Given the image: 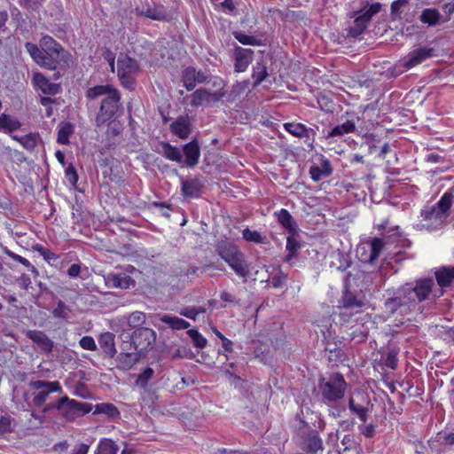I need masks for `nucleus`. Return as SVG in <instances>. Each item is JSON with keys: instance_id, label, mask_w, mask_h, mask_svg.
Returning a JSON list of instances; mask_svg holds the SVG:
<instances>
[{"instance_id": "1", "label": "nucleus", "mask_w": 454, "mask_h": 454, "mask_svg": "<svg viewBox=\"0 0 454 454\" xmlns=\"http://www.w3.org/2000/svg\"><path fill=\"white\" fill-rule=\"evenodd\" d=\"M434 286V280L431 277L405 283L389 294L390 296L384 301V308L389 314L400 316L421 310L420 303L431 299Z\"/></svg>"}, {"instance_id": "2", "label": "nucleus", "mask_w": 454, "mask_h": 454, "mask_svg": "<svg viewBox=\"0 0 454 454\" xmlns=\"http://www.w3.org/2000/svg\"><path fill=\"white\" fill-rule=\"evenodd\" d=\"M159 146L160 147L158 151L159 153L167 160L176 162L183 167L193 168L200 161V145L197 139H192L184 145L182 150L165 141L160 142Z\"/></svg>"}, {"instance_id": "3", "label": "nucleus", "mask_w": 454, "mask_h": 454, "mask_svg": "<svg viewBox=\"0 0 454 454\" xmlns=\"http://www.w3.org/2000/svg\"><path fill=\"white\" fill-rule=\"evenodd\" d=\"M297 413L294 423V439L301 450L309 454H321L324 451V445L319 433L317 430L312 428L310 425L306 422L301 414Z\"/></svg>"}, {"instance_id": "4", "label": "nucleus", "mask_w": 454, "mask_h": 454, "mask_svg": "<svg viewBox=\"0 0 454 454\" xmlns=\"http://www.w3.org/2000/svg\"><path fill=\"white\" fill-rule=\"evenodd\" d=\"M217 254L233 270L237 276L247 283L251 276L250 263L239 247L230 242H220L216 246Z\"/></svg>"}, {"instance_id": "5", "label": "nucleus", "mask_w": 454, "mask_h": 454, "mask_svg": "<svg viewBox=\"0 0 454 454\" xmlns=\"http://www.w3.org/2000/svg\"><path fill=\"white\" fill-rule=\"evenodd\" d=\"M317 388L323 403L332 405L344 397L347 382L341 373L335 372L319 379Z\"/></svg>"}, {"instance_id": "6", "label": "nucleus", "mask_w": 454, "mask_h": 454, "mask_svg": "<svg viewBox=\"0 0 454 454\" xmlns=\"http://www.w3.org/2000/svg\"><path fill=\"white\" fill-rule=\"evenodd\" d=\"M450 200L446 196L441 199L433 206H427L421 211V226L428 231H435L442 228L449 217Z\"/></svg>"}, {"instance_id": "7", "label": "nucleus", "mask_w": 454, "mask_h": 454, "mask_svg": "<svg viewBox=\"0 0 454 454\" xmlns=\"http://www.w3.org/2000/svg\"><path fill=\"white\" fill-rule=\"evenodd\" d=\"M40 47L43 51V67H45L50 70H56L59 65H60V61H63L65 65L68 66L70 55L51 36H43L40 40Z\"/></svg>"}, {"instance_id": "8", "label": "nucleus", "mask_w": 454, "mask_h": 454, "mask_svg": "<svg viewBox=\"0 0 454 454\" xmlns=\"http://www.w3.org/2000/svg\"><path fill=\"white\" fill-rule=\"evenodd\" d=\"M52 409L57 410L67 420L73 421L77 417L89 413L91 411V404L78 402L65 395L48 403L43 408V412H48Z\"/></svg>"}, {"instance_id": "9", "label": "nucleus", "mask_w": 454, "mask_h": 454, "mask_svg": "<svg viewBox=\"0 0 454 454\" xmlns=\"http://www.w3.org/2000/svg\"><path fill=\"white\" fill-rule=\"evenodd\" d=\"M380 9L381 4L380 3H373L359 11L353 12L352 14H350V18L354 20L347 28V36L356 38L362 35L367 28L372 17L380 12Z\"/></svg>"}, {"instance_id": "10", "label": "nucleus", "mask_w": 454, "mask_h": 454, "mask_svg": "<svg viewBox=\"0 0 454 454\" xmlns=\"http://www.w3.org/2000/svg\"><path fill=\"white\" fill-rule=\"evenodd\" d=\"M139 66L136 59L128 55H120L117 59V74L121 85L133 90L135 88V76L138 73Z\"/></svg>"}, {"instance_id": "11", "label": "nucleus", "mask_w": 454, "mask_h": 454, "mask_svg": "<svg viewBox=\"0 0 454 454\" xmlns=\"http://www.w3.org/2000/svg\"><path fill=\"white\" fill-rule=\"evenodd\" d=\"M29 387L35 391L33 397V403L36 407L43 405L48 399L50 394L63 392L60 383L57 380L47 381L43 380H30L28 383Z\"/></svg>"}, {"instance_id": "12", "label": "nucleus", "mask_w": 454, "mask_h": 454, "mask_svg": "<svg viewBox=\"0 0 454 454\" xmlns=\"http://www.w3.org/2000/svg\"><path fill=\"white\" fill-rule=\"evenodd\" d=\"M121 95L117 90L106 96L101 102L99 112L96 117L97 126H101L112 120L120 107Z\"/></svg>"}, {"instance_id": "13", "label": "nucleus", "mask_w": 454, "mask_h": 454, "mask_svg": "<svg viewBox=\"0 0 454 454\" xmlns=\"http://www.w3.org/2000/svg\"><path fill=\"white\" fill-rule=\"evenodd\" d=\"M156 340V333L148 327L136 329L131 336V344L140 354L152 349Z\"/></svg>"}, {"instance_id": "14", "label": "nucleus", "mask_w": 454, "mask_h": 454, "mask_svg": "<svg viewBox=\"0 0 454 454\" xmlns=\"http://www.w3.org/2000/svg\"><path fill=\"white\" fill-rule=\"evenodd\" d=\"M383 247V240L374 238L371 242L359 245L356 248V254L362 262L373 263L379 257Z\"/></svg>"}, {"instance_id": "15", "label": "nucleus", "mask_w": 454, "mask_h": 454, "mask_svg": "<svg viewBox=\"0 0 454 454\" xmlns=\"http://www.w3.org/2000/svg\"><path fill=\"white\" fill-rule=\"evenodd\" d=\"M223 97L224 92H210L206 89H199L191 95V106L193 107L207 106L211 102H218Z\"/></svg>"}, {"instance_id": "16", "label": "nucleus", "mask_w": 454, "mask_h": 454, "mask_svg": "<svg viewBox=\"0 0 454 454\" xmlns=\"http://www.w3.org/2000/svg\"><path fill=\"white\" fill-rule=\"evenodd\" d=\"M234 70L238 73L245 72L254 59V51L236 46L233 51Z\"/></svg>"}, {"instance_id": "17", "label": "nucleus", "mask_w": 454, "mask_h": 454, "mask_svg": "<svg viewBox=\"0 0 454 454\" xmlns=\"http://www.w3.org/2000/svg\"><path fill=\"white\" fill-rule=\"evenodd\" d=\"M27 338L31 340L38 348L44 353H51L54 347V342L42 331L28 330L26 333Z\"/></svg>"}, {"instance_id": "18", "label": "nucleus", "mask_w": 454, "mask_h": 454, "mask_svg": "<svg viewBox=\"0 0 454 454\" xmlns=\"http://www.w3.org/2000/svg\"><path fill=\"white\" fill-rule=\"evenodd\" d=\"M105 282L109 287L121 289L135 285L134 279L126 273H109L105 277Z\"/></svg>"}, {"instance_id": "19", "label": "nucleus", "mask_w": 454, "mask_h": 454, "mask_svg": "<svg viewBox=\"0 0 454 454\" xmlns=\"http://www.w3.org/2000/svg\"><path fill=\"white\" fill-rule=\"evenodd\" d=\"M34 86L40 90L43 94L56 95L60 90V86L57 83L51 82L41 73H35L32 79Z\"/></svg>"}, {"instance_id": "20", "label": "nucleus", "mask_w": 454, "mask_h": 454, "mask_svg": "<svg viewBox=\"0 0 454 454\" xmlns=\"http://www.w3.org/2000/svg\"><path fill=\"white\" fill-rule=\"evenodd\" d=\"M141 358V354L138 351L121 352L117 355L115 362L116 367L121 371H129L131 369Z\"/></svg>"}, {"instance_id": "21", "label": "nucleus", "mask_w": 454, "mask_h": 454, "mask_svg": "<svg viewBox=\"0 0 454 454\" xmlns=\"http://www.w3.org/2000/svg\"><path fill=\"white\" fill-rule=\"evenodd\" d=\"M170 131L181 139H186L192 132V124L188 116H180L170 124Z\"/></svg>"}, {"instance_id": "22", "label": "nucleus", "mask_w": 454, "mask_h": 454, "mask_svg": "<svg viewBox=\"0 0 454 454\" xmlns=\"http://www.w3.org/2000/svg\"><path fill=\"white\" fill-rule=\"evenodd\" d=\"M340 302V308L349 311V315L358 313L364 305L363 301L358 300L355 294L345 291Z\"/></svg>"}, {"instance_id": "23", "label": "nucleus", "mask_w": 454, "mask_h": 454, "mask_svg": "<svg viewBox=\"0 0 454 454\" xmlns=\"http://www.w3.org/2000/svg\"><path fill=\"white\" fill-rule=\"evenodd\" d=\"M333 174L331 161L323 157L320 166L313 165L309 168V175L314 182H318Z\"/></svg>"}, {"instance_id": "24", "label": "nucleus", "mask_w": 454, "mask_h": 454, "mask_svg": "<svg viewBox=\"0 0 454 454\" xmlns=\"http://www.w3.org/2000/svg\"><path fill=\"white\" fill-rule=\"evenodd\" d=\"M98 344L105 353V356L114 358L116 355L114 334L110 332L102 333L98 338Z\"/></svg>"}, {"instance_id": "25", "label": "nucleus", "mask_w": 454, "mask_h": 454, "mask_svg": "<svg viewBox=\"0 0 454 454\" xmlns=\"http://www.w3.org/2000/svg\"><path fill=\"white\" fill-rule=\"evenodd\" d=\"M436 282L442 288L448 287L454 281V267L441 266L435 269Z\"/></svg>"}, {"instance_id": "26", "label": "nucleus", "mask_w": 454, "mask_h": 454, "mask_svg": "<svg viewBox=\"0 0 454 454\" xmlns=\"http://www.w3.org/2000/svg\"><path fill=\"white\" fill-rule=\"evenodd\" d=\"M286 131L295 137L299 138H309L310 134L314 135V130L308 128L306 125L299 122H286L283 124Z\"/></svg>"}, {"instance_id": "27", "label": "nucleus", "mask_w": 454, "mask_h": 454, "mask_svg": "<svg viewBox=\"0 0 454 454\" xmlns=\"http://www.w3.org/2000/svg\"><path fill=\"white\" fill-rule=\"evenodd\" d=\"M432 51L433 50L428 48H419L411 51L409 55L408 60L404 64V67L407 68L416 67L427 59L430 58L432 56Z\"/></svg>"}, {"instance_id": "28", "label": "nucleus", "mask_w": 454, "mask_h": 454, "mask_svg": "<svg viewBox=\"0 0 454 454\" xmlns=\"http://www.w3.org/2000/svg\"><path fill=\"white\" fill-rule=\"evenodd\" d=\"M202 187L203 184L197 178L183 180L181 186L182 194L185 197L199 198Z\"/></svg>"}, {"instance_id": "29", "label": "nucleus", "mask_w": 454, "mask_h": 454, "mask_svg": "<svg viewBox=\"0 0 454 454\" xmlns=\"http://www.w3.org/2000/svg\"><path fill=\"white\" fill-rule=\"evenodd\" d=\"M278 223L290 233L294 235L297 231V224L288 210L281 208L275 212Z\"/></svg>"}, {"instance_id": "30", "label": "nucleus", "mask_w": 454, "mask_h": 454, "mask_svg": "<svg viewBox=\"0 0 454 454\" xmlns=\"http://www.w3.org/2000/svg\"><path fill=\"white\" fill-rule=\"evenodd\" d=\"M158 318L160 322L166 324L168 327L173 330H183L190 327V323L186 320L178 317L176 316H172L168 314H160L158 315Z\"/></svg>"}, {"instance_id": "31", "label": "nucleus", "mask_w": 454, "mask_h": 454, "mask_svg": "<svg viewBox=\"0 0 454 454\" xmlns=\"http://www.w3.org/2000/svg\"><path fill=\"white\" fill-rule=\"evenodd\" d=\"M21 127L20 121L6 114H0V131L12 133Z\"/></svg>"}, {"instance_id": "32", "label": "nucleus", "mask_w": 454, "mask_h": 454, "mask_svg": "<svg viewBox=\"0 0 454 454\" xmlns=\"http://www.w3.org/2000/svg\"><path fill=\"white\" fill-rule=\"evenodd\" d=\"M74 131V126L69 121H61L58 125L57 143L60 145H69V137Z\"/></svg>"}, {"instance_id": "33", "label": "nucleus", "mask_w": 454, "mask_h": 454, "mask_svg": "<svg viewBox=\"0 0 454 454\" xmlns=\"http://www.w3.org/2000/svg\"><path fill=\"white\" fill-rule=\"evenodd\" d=\"M268 69L264 63V61H258L253 67L252 78L254 80L253 86H259L267 77H268Z\"/></svg>"}, {"instance_id": "34", "label": "nucleus", "mask_w": 454, "mask_h": 454, "mask_svg": "<svg viewBox=\"0 0 454 454\" xmlns=\"http://www.w3.org/2000/svg\"><path fill=\"white\" fill-rule=\"evenodd\" d=\"M356 129V124L353 121H347L346 122L337 125L332 129L326 135V138L341 137L345 134L352 133Z\"/></svg>"}, {"instance_id": "35", "label": "nucleus", "mask_w": 454, "mask_h": 454, "mask_svg": "<svg viewBox=\"0 0 454 454\" xmlns=\"http://www.w3.org/2000/svg\"><path fill=\"white\" fill-rule=\"evenodd\" d=\"M118 445L111 439L104 438L99 441L95 454H117Z\"/></svg>"}, {"instance_id": "36", "label": "nucleus", "mask_w": 454, "mask_h": 454, "mask_svg": "<svg viewBox=\"0 0 454 454\" xmlns=\"http://www.w3.org/2000/svg\"><path fill=\"white\" fill-rule=\"evenodd\" d=\"M182 81L184 86L188 91H192L196 87L195 67H188L182 72Z\"/></svg>"}, {"instance_id": "37", "label": "nucleus", "mask_w": 454, "mask_h": 454, "mask_svg": "<svg viewBox=\"0 0 454 454\" xmlns=\"http://www.w3.org/2000/svg\"><path fill=\"white\" fill-rule=\"evenodd\" d=\"M348 409L353 414H356L362 422L365 423L367 421L368 408L356 403L353 397H349L348 399Z\"/></svg>"}, {"instance_id": "38", "label": "nucleus", "mask_w": 454, "mask_h": 454, "mask_svg": "<svg viewBox=\"0 0 454 454\" xmlns=\"http://www.w3.org/2000/svg\"><path fill=\"white\" fill-rule=\"evenodd\" d=\"M116 89L113 88L110 85H98L94 86L92 88H90L86 91V97L90 99H95L99 96L104 95H110L113 91H114Z\"/></svg>"}, {"instance_id": "39", "label": "nucleus", "mask_w": 454, "mask_h": 454, "mask_svg": "<svg viewBox=\"0 0 454 454\" xmlns=\"http://www.w3.org/2000/svg\"><path fill=\"white\" fill-rule=\"evenodd\" d=\"M440 19V12H438V10L434 8L425 9L420 15V20L423 23L428 24L429 26L436 25L439 22Z\"/></svg>"}, {"instance_id": "40", "label": "nucleus", "mask_w": 454, "mask_h": 454, "mask_svg": "<svg viewBox=\"0 0 454 454\" xmlns=\"http://www.w3.org/2000/svg\"><path fill=\"white\" fill-rule=\"evenodd\" d=\"M95 413L106 414L109 418L114 419L119 417L120 411L117 407L110 403H102L96 405Z\"/></svg>"}, {"instance_id": "41", "label": "nucleus", "mask_w": 454, "mask_h": 454, "mask_svg": "<svg viewBox=\"0 0 454 454\" xmlns=\"http://www.w3.org/2000/svg\"><path fill=\"white\" fill-rule=\"evenodd\" d=\"M146 319V315L144 312L141 311H135L130 313L127 317V323L130 329L133 328H139L141 327L145 323Z\"/></svg>"}, {"instance_id": "42", "label": "nucleus", "mask_w": 454, "mask_h": 454, "mask_svg": "<svg viewBox=\"0 0 454 454\" xmlns=\"http://www.w3.org/2000/svg\"><path fill=\"white\" fill-rule=\"evenodd\" d=\"M292 236L287 237L286 248L288 254L285 257V262H289L297 254L301 244Z\"/></svg>"}, {"instance_id": "43", "label": "nucleus", "mask_w": 454, "mask_h": 454, "mask_svg": "<svg viewBox=\"0 0 454 454\" xmlns=\"http://www.w3.org/2000/svg\"><path fill=\"white\" fill-rule=\"evenodd\" d=\"M242 236L247 242L254 244H264L266 242V238L262 237L259 231H252L249 228H246L242 231Z\"/></svg>"}, {"instance_id": "44", "label": "nucleus", "mask_w": 454, "mask_h": 454, "mask_svg": "<svg viewBox=\"0 0 454 454\" xmlns=\"http://www.w3.org/2000/svg\"><path fill=\"white\" fill-rule=\"evenodd\" d=\"M232 35L236 40H238L240 43H242L244 45H254V46L262 45V42L260 39H257L252 35H247L241 31H234L232 33Z\"/></svg>"}, {"instance_id": "45", "label": "nucleus", "mask_w": 454, "mask_h": 454, "mask_svg": "<svg viewBox=\"0 0 454 454\" xmlns=\"http://www.w3.org/2000/svg\"><path fill=\"white\" fill-rule=\"evenodd\" d=\"M187 334L192 339V343L196 348H204L207 346V339L196 329L188 330Z\"/></svg>"}, {"instance_id": "46", "label": "nucleus", "mask_w": 454, "mask_h": 454, "mask_svg": "<svg viewBox=\"0 0 454 454\" xmlns=\"http://www.w3.org/2000/svg\"><path fill=\"white\" fill-rule=\"evenodd\" d=\"M154 371L151 367H146L137 378L136 386L145 388L149 380L153 378Z\"/></svg>"}, {"instance_id": "47", "label": "nucleus", "mask_w": 454, "mask_h": 454, "mask_svg": "<svg viewBox=\"0 0 454 454\" xmlns=\"http://www.w3.org/2000/svg\"><path fill=\"white\" fill-rule=\"evenodd\" d=\"M399 353V349L396 348H391L387 352L386 359L384 364L392 370H395L398 364L397 355Z\"/></svg>"}, {"instance_id": "48", "label": "nucleus", "mask_w": 454, "mask_h": 454, "mask_svg": "<svg viewBox=\"0 0 454 454\" xmlns=\"http://www.w3.org/2000/svg\"><path fill=\"white\" fill-rule=\"evenodd\" d=\"M26 49L32 57V59L42 67V62H43L42 54L43 51L42 48H39L37 45L32 43H26Z\"/></svg>"}, {"instance_id": "49", "label": "nucleus", "mask_w": 454, "mask_h": 454, "mask_svg": "<svg viewBox=\"0 0 454 454\" xmlns=\"http://www.w3.org/2000/svg\"><path fill=\"white\" fill-rule=\"evenodd\" d=\"M71 311L69 307L64 301L59 300L57 307L53 309L52 314L55 317L65 319L67 317L68 313Z\"/></svg>"}, {"instance_id": "50", "label": "nucleus", "mask_w": 454, "mask_h": 454, "mask_svg": "<svg viewBox=\"0 0 454 454\" xmlns=\"http://www.w3.org/2000/svg\"><path fill=\"white\" fill-rule=\"evenodd\" d=\"M6 254L9 257H11L12 260H14L15 262H18L21 263L22 265H24L25 267L29 268L32 272L36 273V274L38 273L36 268L35 266H33L27 259L22 257L20 254H17L12 252V251H7Z\"/></svg>"}, {"instance_id": "51", "label": "nucleus", "mask_w": 454, "mask_h": 454, "mask_svg": "<svg viewBox=\"0 0 454 454\" xmlns=\"http://www.w3.org/2000/svg\"><path fill=\"white\" fill-rule=\"evenodd\" d=\"M65 176L70 184L74 186L77 184L78 174L75 170V168L74 167V165L72 163H69L67 166H66Z\"/></svg>"}, {"instance_id": "52", "label": "nucleus", "mask_w": 454, "mask_h": 454, "mask_svg": "<svg viewBox=\"0 0 454 454\" xmlns=\"http://www.w3.org/2000/svg\"><path fill=\"white\" fill-rule=\"evenodd\" d=\"M319 108L326 113H333V102L327 96H320L317 98Z\"/></svg>"}, {"instance_id": "53", "label": "nucleus", "mask_w": 454, "mask_h": 454, "mask_svg": "<svg viewBox=\"0 0 454 454\" xmlns=\"http://www.w3.org/2000/svg\"><path fill=\"white\" fill-rule=\"evenodd\" d=\"M79 345L82 348L90 351H95L98 348L94 339L89 335L81 338V340H79Z\"/></svg>"}, {"instance_id": "54", "label": "nucleus", "mask_w": 454, "mask_h": 454, "mask_svg": "<svg viewBox=\"0 0 454 454\" xmlns=\"http://www.w3.org/2000/svg\"><path fill=\"white\" fill-rule=\"evenodd\" d=\"M358 429L360 431V433L367 437V438H372L374 436L375 434V429H376V426L374 424H365V423H362L359 427H358Z\"/></svg>"}, {"instance_id": "55", "label": "nucleus", "mask_w": 454, "mask_h": 454, "mask_svg": "<svg viewBox=\"0 0 454 454\" xmlns=\"http://www.w3.org/2000/svg\"><path fill=\"white\" fill-rule=\"evenodd\" d=\"M20 143L27 150H33L36 146V139L32 134L21 137Z\"/></svg>"}, {"instance_id": "56", "label": "nucleus", "mask_w": 454, "mask_h": 454, "mask_svg": "<svg viewBox=\"0 0 454 454\" xmlns=\"http://www.w3.org/2000/svg\"><path fill=\"white\" fill-rule=\"evenodd\" d=\"M55 103V99L50 98V97H41L40 98V104L46 107V116L48 118L51 117L53 114V108L52 105Z\"/></svg>"}, {"instance_id": "57", "label": "nucleus", "mask_w": 454, "mask_h": 454, "mask_svg": "<svg viewBox=\"0 0 454 454\" xmlns=\"http://www.w3.org/2000/svg\"><path fill=\"white\" fill-rule=\"evenodd\" d=\"M286 279H287V276L280 270L278 274H277L271 278L270 283L273 287L279 288V287L283 286V285L286 283Z\"/></svg>"}, {"instance_id": "58", "label": "nucleus", "mask_w": 454, "mask_h": 454, "mask_svg": "<svg viewBox=\"0 0 454 454\" xmlns=\"http://www.w3.org/2000/svg\"><path fill=\"white\" fill-rule=\"evenodd\" d=\"M12 430V418L8 415L0 418V433H7Z\"/></svg>"}, {"instance_id": "59", "label": "nucleus", "mask_w": 454, "mask_h": 454, "mask_svg": "<svg viewBox=\"0 0 454 454\" xmlns=\"http://www.w3.org/2000/svg\"><path fill=\"white\" fill-rule=\"evenodd\" d=\"M326 351H329L328 359L330 362L338 363L341 362L343 360L344 354L340 348H334V349H325Z\"/></svg>"}, {"instance_id": "60", "label": "nucleus", "mask_w": 454, "mask_h": 454, "mask_svg": "<svg viewBox=\"0 0 454 454\" xmlns=\"http://www.w3.org/2000/svg\"><path fill=\"white\" fill-rule=\"evenodd\" d=\"M142 15L145 17L150 18L154 20H160L163 19L164 15L158 12L156 9L153 8H148L146 11L141 12Z\"/></svg>"}, {"instance_id": "61", "label": "nucleus", "mask_w": 454, "mask_h": 454, "mask_svg": "<svg viewBox=\"0 0 454 454\" xmlns=\"http://www.w3.org/2000/svg\"><path fill=\"white\" fill-rule=\"evenodd\" d=\"M43 1L44 0H21L20 3L28 10L36 11L42 5Z\"/></svg>"}, {"instance_id": "62", "label": "nucleus", "mask_w": 454, "mask_h": 454, "mask_svg": "<svg viewBox=\"0 0 454 454\" xmlns=\"http://www.w3.org/2000/svg\"><path fill=\"white\" fill-rule=\"evenodd\" d=\"M223 11L231 15L237 14V8L232 0H224L221 4Z\"/></svg>"}, {"instance_id": "63", "label": "nucleus", "mask_w": 454, "mask_h": 454, "mask_svg": "<svg viewBox=\"0 0 454 454\" xmlns=\"http://www.w3.org/2000/svg\"><path fill=\"white\" fill-rule=\"evenodd\" d=\"M180 315L195 320L199 311L196 307H187L181 309Z\"/></svg>"}, {"instance_id": "64", "label": "nucleus", "mask_w": 454, "mask_h": 454, "mask_svg": "<svg viewBox=\"0 0 454 454\" xmlns=\"http://www.w3.org/2000/svg\"><path fill=\"white\" fill-rule=\"evenodd\" d=\"M408 4V0H395L391 4V14L396 16L400 12L401 8Z\"/></svg>"}]
</instances>
